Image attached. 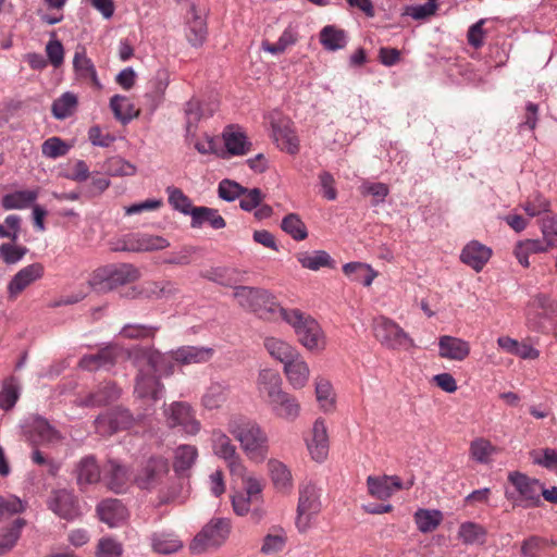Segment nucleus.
I'll return each instance as SVG.
<instances>
[{
  "mask_svg": "<svg viewBox=\"0 0 557 557\" xmlns=\"http://www.w3.org/2000/svg\"><path fill=\"white\" fill-rule=\"evenodd\" d=\"M486 534L484 527L471 521L461 523L458 530V537L466 545L484 544Z\"/></svg>",
  "mask_w": 557,
  "mask_h": 557,
  "instance_id": "obj_45",
  "label": "nucleus"
},
{
  "mask_svg": "<svg viewBox=\"0 0 557 557\" xmlns=\"http://www.w3.org/2000/svg\"><path fill=\"white\" fill-rule=\"evenodd\" d=\"M374 336L389 349H405L414 346L413 339L396 322L387 318H380L374 324Z\"/></svg>",
  "mask_w": 557,
  "mask_h": 557,
  "instance_id": "obj_7",
  "label": "nucleus"
},
{
  "mask_svg": "<svg viewBox=\"0 0 557 557\" xmlns=\"http://www.w3.org/2000/svg\"><path fill=\"white\" fill-rule=\"evenodd\" d=\"M307 447L313 460L322 462L329 454V435L325 422L317 419L312 426V438L307 442Z\"/></svg>",
  "mask_w": 557,
  "mask_h": 557,
  "instance_id": "obj_20",
  "label": "nucleus"
},
{
  "mask_svg": "<svg viewBox=\"0 0 557 557\" xmlns=\"http://www.w3.org/2000/svg\"><path fill=\"white\" fill-rule=\"evenodd\" d=\"M39 196V189L16 190L1 198L4 210H23L33 207Z\"/></svg>",
  "mask_w": 557,
  "mask_h": 557,
  "instance_id": "obj_30",
  "label": "nucleus"
},
{
  "mask_svg": "<svg viewBox=\"0 0 557 557\" xmlns=\"http://www.w3.org/2000/svg\"><path fill=\"white\" fill-rule=\"evenodd\" d=\"M97 512L99 519L111 528L116 527L127 516V510L123 503L113 498L102 500L97 507Z\"/></svg>",
  "mask_w": 557,
  "mask_h": 557,
  "instance_id": "obj_26",
  "label": "nucleus"
},
{
  "mask_svg": "<svg viewBox=\"0 0 557 557\" xmlns=\"http://www.w3.org/2000/svg\"><path fill=\"white\" fill-rule=\"evenodd\" d=\"M513 490H505V497L513 507L523 509L541 507L543 485L540 480L531 478L520 471H511L507 476Z\"/></svg>",
  "mask_w": 557,
  "mask_h": 557,
  "instance_id": "obj_2",
  "label": "nucleus"
},
{
  "mask_svg": "<svg viewBox=\"0 0 557 557\" xmlns=\"http://www.w3.org/2000/svg\"><path fill=\"white\" fill-rule=\"evenodd\" d=\"M73 67L79 79L90 81L94 86L101 87L96 67L91 59L86 55L85 48L76 50L73 58Z\"/></svg>",
  "mask_w": 557,
  "mask_h": 557,
  "instance_id": "obj_35",
  "label": "nucleus"
},
{
  "mask_svg": "<svg viewBox=\"0 0 557 557\" xmlns=\"http://www.w3.org/2000/svg\"><path fill=\"white\" fill-rule=\"evenodd\" d=\"M150 540L152 550L162 555L174 554L183 547L182 541L170 533H153Z\"/></svg>",
  "mask_w": 557,
  "mask_h": 557,
  "instance_id": "obj_42",
  "label": "nucleus"
},
{
  "mask_svg": "<svg viewBox=\"0 0 557 557\" xmlns=\"http://www.w3.org/2000/svg\"><path fill=\"white\" fill-rule=\"evenodd\" d=\"M140 273L131 263L110 264L95 271L91 285L98 292H110L137 281Z\"/></svg>",
  "mask_w": 557,
  "mask_h": 557,
  "instance_id": "obj_6",
  "label": "nucleus"
},
{
  "mask_svg": "<svg viewBox=\"0 0 557 557\" xmlns=\"http://www.w3.org/2000/svg\"><path fill=\"white\" fill-rule=\"evenodd\" d=\"M108 487L114 493H122L128 483V470L116 460L110 459L104 467Z\"/></svg>",
  "mask_w": 557,
  "mask_h": 557,
  "instance_id": "obj_28",
  "label": "nucleus"
},
{
  "mask_svg": "<svg viewBox=\"0 0 557 557\" xmlns=\"http://www.w3.org/2000/svg\"><path fill=\"white\" fill-rule=\"evenodd\" d=\"M205 224H208L213 230H222L226 226L224 218L216 209L203 206L196 207L193 211L190 226L193 228H200Z\"/></svg>",
  "mask_w": 557,
  "mask_h": 557,
  "instance_id": "obj_29",
  "label": "nucleus"
},
{
  "mask_svg": "<svg viewBox=\"0 0 557 557\" xmlns=\"http://www.w3.org/2000/svg\"><path fill=\"white\" fill-rule=\"evenodd\" d=\"M169 472V461L162 456L150 457L135 478L138 487L150 490L158 485Z\"/></svg>",
  "mask_w": 557,
  "mask_h": 557,
  "instance_id": "obj_14",
  "label": "nucleus"
},
{
  "mask_svg": "<svg viewBox=\"0 0 557 557\" xmlns=\"http://www.w3.org/2000/svg\"><path fill=\"white\" fill-rule=\"evenodd\" d=\"M273 136L281 150H284L289 154H296L299 152V138L296 132L289 126L274 125Z\"/></svg>",
  "mask_w": 557,
  "mask_h": 557,
  "instance_id": "obj_39",
  "label": "nucleus"
},
{
  "mask_svg": "<svg viewBox=\"0 0 557 557\" xmlns=\"http://www.w3.org/2000/svg\"><path fill=\"white\" fill-rule=\"evenodd\" d=\"M117 350L114 346L100 348L96 354L85 355L79 360V368L86 371L109 369L116 362Z\"/></svg>",
  "mask_w": 557,
  "mask_h": 557,
  "instance_id": "obj_19",
  "label": "nucleus"
},
{
  "mask_svg": "<svg viewBox=\"0 0 557 557\" xmlns=\"http://www.w3.org/2000/svg\"><path fill=\"white\" fill-rule=\"evenodd\" d=\"M27 440L33 447L47 445L61 440L60 432L41 416H33L26 431Z\"/></svg>",
  "mask_w": 557,
  "mask_h": 557,
  "instance_id": "obj_17",
  "label": "nucleus"
},
{
  "mask_svg": "<svg viewBox=\"0 0 557 557\" xmlns=\"http://www.w3.org/2000/svg\"><path fill=\"white\" fill-rule=\"evenodd\" d=\"M26 523L24 518H16L9 527L0 530V556L9 554L16 546Z\"/></svg>",
  "mask_w": 557,
  "mask_h": 557,
  "instance_id": "obj_37",
  "label": "nucleus"
},
{
  "mask_svg": "<svg viewBox=\"0 0 557 557\" xmlns=\"http://www.w3.org/2000/svg\"><path fill=\"white\" fill-rule=\"evenodd\" d=\"M315 396L321 407L325 410L333 407L334 397L331 383L325 379H319L315 382Z\"/></svg>",
  "mask_w": 557,
  "mask_h": 557,
  "instance_id": "obj_64",
  "label": "nucleus"
},
{
  "mask_svg": "<svg viewBox=\"0 0 557 557\" xmlns=\"http://www.w3.org/2000/svg\"><path fill=\"white\" fill-rule=\"evenodd\" d=\"M281 318L294 327L299 342L305 347L311 350L323 347V332L313 318L299 309H281Z\"/></svg>",
  "mask_w": 557,
  "mask_h": 557,
  "instance_id": "obj_4",
  "label": "nucleus"
},
{
  "mask_svg": "<svg viewBox=\"0 0 557 557\" xmlns=\"http://www.w3.org/2000/svg\"><path fill=\"white\" fill-rule=\"evenodd\" d=\"M76 106L77 97L67 91L52 102L51 112L57 120H65L74 113Z\"/></svg>",
  "mask_w": 557,
  "mask_h": 557,
  "instance_id": "obj_52",
  "label": "nucleus"
},
{
  "mask_svg": "<svg viewBox=\"0 0 557 557\" xmlns=\"http://www.w3.org/2000/svg\"><path fill=\"white\" fill-rule=\"evenodd\" d=\"M170 84V73L166 69H159L154 76L149 81V90L145 94V99L153 112L164 99V94Z\"/></svg>",
  "mask_w": 557,
  "mask_h": 557,
  "instance_id": "obj_23",
  "label": "nucleus"
},
{
  "mask_svg": "<svg viewBox=\"0 0 557 557\" xmlns=\"http://www.w3.org/2000/svg\"><path fill=\"white\" fill-rule=\"evenodd\" d=\"M234 298L240 307L252 311L261 319H271L276 313L281 315V309H284L267 289L259 287L235 286Z\"/></svg>",
  "mask_w": 557,
  "mask_h": 557,
  "instance_id": "obj_3",
  "label": "nucleus"
},
{
  "mask_svg": "<svg viewBox=\"0 0 557 557\" xmlns=\"http://www.w3.org/2000/svg\"><path fill=\"white\" fill-rule=\"evenodd\" d=\"M213 454L223 459L231 473L244 475L246 468L231 438L221 430H214L211 435Z\"/></svg>",
  "mask_w": 557,
  "mask_h": 557,
  "instance_id": "obj_8",
  "label": "nucleus"
},
{
  "mask_svg": "<svg viewBox=\"0 0 557 557\" xmlns=\"http://www.w3.org/2000/svg\"><path fill=\"white\" fill-rule=\"evenodd\" d=\"M281 228L297 242L308 237L307 226L297 213L285 215L281 222Z\"/></svg>",
  "mask_w": 557,
  "mask_h": 557,
  "instance_id": "obj_50",
  "label": "nucleus"
},
{
  "mask_svg": "<svg viewBox=\"0 0 557 557\" xmlns=\"http://www.w3.org/2000/svg\"><path fill=\"white\" fill-rule=\"evenodd\" d=\"M133 416L127 409L114 408L106 413L99 414L95 420L97 433L111 435L117 431L126 430L133 424Z\"/></svg>",
  "mask_w": 557,
  "mask_h": 557,
  "instance_id": "obj_15",
  "label": "nucleus"
},
{
  "mask_svg": "<svg viewBox=\"0 0 557 557\" xmlns=\"http://www.w3.org/2000/svg\"><path fill=\"white\" fill-rule=\"evenodd\" d=\"M214 112V109H210L207 113L205 109L201 106V102L196 99L191 98L185 103L184 107V113L186 117V133L187 136L191 134L193 131L197 127L198 122L203 116H211Z\"/></svg>",
  "mask_w": 557,
  "mask_h": 557,
  "instance_id": "obj_44",
  "label": "nucleus"
},
{
  "mask_svg": "<svg viewBox=\"0 0 557 557\" xmlns=\"http://www.w3.org/2000/svg\"><path fill=\"white\" fill-rule=\"evenodd\" d=\"M159 330V326H151L145 324H125L120 334L129 339H141L147 337H153L154 333Z\"/></svg>",
  "mask_w": 557,
  "mask_h": 557,
  "instance_id": "obj_61",
  "label": "nucleus"
},
{
  "mask_svg": "<svg viewBox=\"0 0 557 557\" xmlns=\"http://www.w3.org/2000/svg\"><path fill=\"white\" fill-rule=\"evenodd\" d=\"M161 392L162 385L159 380L139 370L136 375L135 394L139 398H148L156 401L160 398Z\"/></svg>",
  "mask_w": 557,
  "mask_h": 557,
  "instance_id": "obj_36",
  "label": "nucleus"
},
{
  "mask_svg": "<svg viewBox=\"0 0 557 557\" xmlns=\"http://www.w3.org/2000/svg\"><path fill=\"white\" fill-rule=\"evenodd\" d=\"M360 191L363 196H372V206H377L385 201L389 194V188L385 183L363 182L360 186Z\"/></svg>",
  "mask_w": 557,
  "mask_h": 557,
  "instance_id": "obj_59",
  "label": "nucleus"
},
{
  "mask_svg": "<svg viewBox=\"0 0 557 557\" xmlns=\"http://www.w3.org/2000/svg\"><path fill=\"white\" fill-rule=\"evenodd\" d=\"M169 203L173 209L180 211L185 215L193 216V211L196 207L193 206L191 200L177 187L169 186L166 188Z\"/></svg>",
  "mask_w": 557,
  "mask_h": 557,
  "instance_id": "obj_53",
  "label": "nucleus"
},
{
  "mask_svg": "<svg viewBox=\"0 0 557 557\" xmlns=\"http://www.w3.org/2000/svg\"><path fill=\"white\" fill-rule=\"evenodd\" d=\"M230 521L224 518L211 520L194 539L190 549L201 553L209 546H220L230 533Z\"/></svg>",
  "mask_w": 557,
  "mask_h": 557,
  "instance_id": "obj_9",
  "label": "nucleus"
},
{
  "mask_svg": "<svg viewBox=\"0 0 557 557\" xmlns=\"http://www.w3.org/2000/svg\"><path fill=\"white\" fill-rule=\"evenodd\" d=\"M438 355L445 359L462 361L470 355V344L459 337L443 335L438 338Z\"/></svg>",
  "mask_w": 557,
  "mask_h": 557,
  "instance_id": "obj_21",
  "label": "nucleus"
},
{
  "mask_svg": "<svg viewBox=\"0 0 557 557\" xmlns=\"http://www.w3.org/2000/svg\"><path fill=\"white\" fill-rule=\"evenodd\" d=\"M185 36L187 41L195 48L201 47L208 36V27L205 13L195 4L189 7L185 15Z\"/></svg>",
  "mask_w": 557,
  "mask_h": 557,
  "instance_id": "obj_16",
  "label": "nucleus"
},
{
  "mask_svg": "<svg viewBox=\"0 0 557 557\" xmlns=\"http://www.w3.org/2000/svg\"><path fill=\"white\" fill-rule=\"evenodd\" d=\"M343 272L351 277L352 281L361 283L363 286H370L376 276L373 269L361 262H348L344 264Z\"/></svg>",
  "mask_w": 557,
  "mask_h": 557,
  "instance_id": "obj_47",
  "label": "nucleus"
},
{
  "mask_svg": "<svg viewBox=\"0 0 557 557\" xmlns=\"http://www.w3.org/2000/svg\"><path fill=\"white\" fill-rule=\"evenodd\" d=\"M123 545L112 537H102L98 541L96 548L97 557H122Z\"/></svg>",
  "mask_w": 557,
  "mask_h": 557,
  "instance_id": "obj_62",
  "label": "nucleus"
},
{
  "mask_svg": "<svg viewBox=\"0 0 557 557\" xmlns=\"http://www.w3.org/2000/svg\"><path fill=\"white\" fill-rule=\"evenodd\" d=\"M492 257V249L478 240L468 243L460 253V260L475 272H480Z\"/></svg>",
  "mask_w": 557,
  "mask_h": 557,
  "instance_id": "obj_18",
  "label": "nucleus"
},
{
  "mask_svg": "<svg viewBox=\"0 0 557 557\" xmlns=\"http://www.w3.org/2000/svg\"><path fill=\"white\" fill-rule=\"evenodd\" d=\"M213 352L210 347L183 346L172 351V358L180 364L203 363L212 358Z\"/></svg>",
  "mask_w": 557,
  "mask_h": 557,
  "instance_id": "obj_27",
  "label": "nucleus"
},
{
  "mask_svg": "<svg viewBox=\"0 0 557 557\" xmlns=\"http://www.w3.org/2000/svg\"><path fill=\"white\" fill-rule=\"evenodd\" d=\"M198 450L193 445H180L174 450L173 469L176 474L184 475L195 465Z\"/></svg>",
  "mask_w": 557,
  "mask_h": 557,
  "instance_id": "obj_38",
  "label": "nucleus"
},
{
  "mask_svg": "<svg viewBox=\"0 0 557 557\" xmlns=\"http://www.w3.org/2000/svg\"><path fill=\"white\" fill-rule=\"evenodd\" d=\"M268 468L274 487L283 494H288L293 488V476L287 466L280 460L272 459L269 460Z\"/></svg>",
  "mask_w": 557,
  "mask_h": 557,
  "instance_id": "obj_33",
  "label": "nucleus"
},
{
  "mask_svg": "<svg viewBox=\"0 0 557 557\" xmlns=\"http://www.w3.org/2000/svg\"><path fill=\"white\" fill-rule=\"evenodd\" d=\"M246 191V187H243L237 182L227 178L222 180L218 187L219 197L227 202L234 201Z\"/></svg>",
  "mask_w": 557,
  "mask_h": 557,
  "instance_id": "obj_60",
  "label": "nucleus"
},
{
  "mask_svg": "<svg viewBox=\"0 0 557 557\" xmlns=\"http://www.w3.org/2000/svg\"><path fill=\"white\" fill-rule=\"evenodd\" d=\"M225 151H222L220 157L227 158L228 156H245L250 152L252 148L251 141L248 140L247 136L239 131H232V127H227L222 134Z\"/></svg>",
  "mask_w": 557,
  "mask_h": 557,
  "instance_id": "obj_24",
  "label": "nucleus"
},
{
  "mask_svg": "<svg viewBox=\"0 0 557 557\" xmlns=\"http://www.w3.org/2000/svg\"><path fill=\"white\" fill-rule=\"evenodd\" d=\"M227 389L224 382H212L202 396V405L210 410L221 407L227 398Z\"/></svg>",
  "mask_w": 557,
  "mask_h": 557,
  "instance_id": "obj_48",
  "label": "nucleus"
},
{
  "mask_svg": "<svg viewBox=\"0 0 557 557\" xmlns=\"http://www.w3.org/2000/svg\"><path fill=\"white\" fill-rule=\"evenodd\" d=\"M227 431L239 442L249 459L262 462L267 458L269 438L256 421L244 416H234L227 422Z\"/></svg>",
  "mask_w": 557,
  "mask_h": 557,
  "instance_id": "obj_1",
  "label": "nucleus"
},
{
  "mask_svg": "<svg viewBox=\"0 0 557 557\" xmlns=\"http://www.w3.org/2000/svg\"><path fill=\"white\" fill-rule=\"evenodd\" d=\"M284 372L289 384L296 389L302 388L307 384L310 373L308 364L299 355L286 362Z\"/></svg>",
  "mask_w": 557,
  "mask_h": 557,
  "instance_id": "obj_34",
  "label": "nucleus"
},
{
  "mask_svg": "<svg viewBox=\"0 0 557 557\" xmlns=\"http://www.w3.org/2000/svg\"><path fill=\"white\" fill-rule=\"evenodd\" d=\"M321 488L311 481L299 484L295 523L300 533L307 532L312 520L321 512Z\"/></svg>",
  "mask_w": 557,
  "mask_h": 557,
  "instance_id": "obj_5",
  "label": "nucleus"
},
{
  "mask_svg": "<svg viewBox=\"0 0 557 557\" xmlns=\"http://www.w3.org/2000/svg\"><path fill=\"white\" fill-rule=\"evenodd\" d=\"M298 41V33L295 27L289 25L284 29L278 40L274 44L269 41L262 42V49L272 54H281L288 47L294 46Z\"/></svg>",
  "mask_w": 557,
  "mask_h": 557,
  "instance_id": "obj_49",
  "label": "nucleus"
},
{
  "mask_svg": "<svg viewBox=\"0 0 557 557\" xmlns=\"http://www.w3.org/2000/svg\"><path fill=\"white\" fill-rule=\"evenodd\" d=\"M120 395L121 391L114 382H106L85 398L84 405L87 407L106 406L115 401Z\"/></svg>",
  "mask_w": 557,
  "mask_h": 557,
  "instance_id": "obj_32",
  "label": "nucleus"
},
{
  "mask_svg": "<svg viewBox=\"0 0 557 557\" xmlns=\"http://www.w3.org/2000/svg\"><path fill=\"white\" fill-rule=\"evenodd\" d=\"M20 397V388L16 384L7 382L0 391V408L8 411L11 410Z\"/></svg>",
  "mask_w": 557,
  "mask_h": 557,
  "instance_id": "obj_63",
  "label": "nucleus"
},
{
  "mask_svg": "<svg viewBox=\"0 0 557 557\" xmlns=\"http://www.w3.org/2000/svg\"><path fill=\"white\" fill-rule=\"evenodd\" d=\"M296 259L302 268L311 271H318L321 268L334 269L336 267L335 260L325 250L301 251L296 255Z\"/></svg>",
  "mask_w": 557,
  "mask_h": 557,
  "instance_id": "obj_31",
  "label": "nucleus"
},
{
  "mask_svg": "<svg viewBox=\"0 0 557 557\" xmlns=\"http://www.w3.org/2000/svg\"><path fill=\"white\" fill-rule=\"evenodd\" d=\"M282 377L278 372L271 369H263L258 375V388L261 395L270 396L282 388Z\"/></svg>",
  "mask_w": 557,
  "mask_h": 557,
  "instance_id": "obj_51",
  "label": "nucleus"
},
{
  "mask_svg": "<svg viewBox=\"0 0 557 557\" xmlns=\"http://www.w3.org/2000/svg\"><path fill=\"white\" fill-rule=\"evenodd\" d=\"M75 475L81 488L99 482L101 471L95 456L88 455L82 458L75 467Z\"/></svg>",
  "mask_w": 557,
  "mask_h": 557,
  "instance_id": "obj_25",
  "label": "nucleus"
},
{
  "mask_svg": "<svg viewBox=\"0 0 557 557\" xmlns=\"http://www.w3.org/2000/svg\"><path fill=\"white\" fill-rule=\"evenodd\" d=\"M414 522L421 533H431L443 521V513L437 509H418L413 515Z\"/></svg>",
  "mask_w": 557,
  "mask_h": 557,
  "instance_id": "obj_41",
  "label": "nucleus"
},
{
  "mask_svg": "<svg viewBox=\"0 0 557 557\" xmlns=\"http://www.w3.org/2000/svg\"><path fill=\"white\" fill-rule=\"evenodd\" d=\"M320 42L330 51L343 49L347 45L346 32L334 25H326L320 32Z\"/></svg>",
  "mask_w": 557,
  "mask_h": 557,
  "instance_id": "obj_40",
  "label": "nucleus"
},
{
  "mask_svg": "<svg viewBox=\"0 0 557 557\" xmlns=\"http://www.w3.org/2000/svg\"><path fill=\"white\" fill-rule=\"evenodd\" d=\"M264 347L273 358L284 363V366L298 355L293 346L275 337L265 338Z\"/></svg>",
  "mask_w": 557,
  "mask_h": 557,
  "instance_id": "obj_43",
  "label": "nucleus"
},
{
  "mask_svg": "<svg viewBox=\"0 0 557 557\" xmlns=\"http://www.w3.org/2000/svg\"><path fill=\"white\" fill-rule=\"evenodd\" d=\"M70 150V146L60 137L53 136L46 139L41 145V153L49 159L64 157Z\"/></svg>",
  "mask_w": 557,
  "mask_h": 557,
  "instance_id": "obj_58",
  "label": "nucleus"
},
{
  "mask_svg": "<svg viewBox=\"0 0 557 557\" xmlns=\"http://www.w3.org/2000/svg\"><path fill=\"white\" fill-rule=\"evenodd\" d=\"M528 307L530 309L542 310L541 314L544 318H553L557 315V302L546 294L540 293L533 296V298L529 301Z\"/></svg>",
  "mask_w": 557,
  "mask_h": 557,
  "instance_id": "obj_57",
  "label": "nucleus"
},
{
  "mask_svg": "<svg viewBox=\"0 0 557 557\" xmlns=\"http://www.w3.org/2000/svg\"><path fill=\"white\" fill-rule=\"evenodd\" d=\"M170 428L181 426L187 434L195 435L200 431V422L195 418L187 403L176 401L164 411Z\"/></svg>",
  "mask_w": 557,
  "mask_h": 557,
  "instance_id": "obj_12",
  "label": "nucleus"
},
{
  "mask_svg": "<svg viewBox=\"0 0 557 557\" xmlns=\"http://www.w3.org/2000/svg\"><path fill=\"white\" fill-rule=\"evenodd\" d=\"M236 271L226 267H216L202 271L201 276L222 286H232L236 282Z\"/></svg>",
  "mask_w": 557,
  "mask_h": 557,
  "instance_id": "obj_56",
  "label": "nucleus"
},
{
  "mask_svg": "<svg viewBox=\"0 0 557 557\" xmlns=\"http://www.w3.org/2000/svg\"><path fill=\"white\" fill-rule=\"evenodd\" d=\"M47 506L55 516L66 521H73L82 516L77 497L65 488L52 491Z\"/></svg>",
  "mask_w": 557,
  "mask_h": 557,
  "instance_id": "obj_10",
  "label": "nucleus"
},
{
  "mask_svg": "<svg viewBox=\"0 0 557 557\" xmlns=\"http://www.w3.org/2000/svg\"><path fill=\"white\" fill-rule=\"evenodd\" d=\"M245 491L232 496L233 510L238 516L249 513L251 506L262 504L263 485L256 476H247L244 480Z\"/></svg>",
  "mask_w": 557,
  "mask_h": 557,
  "instance_id": "obj_11",
  "label": "nucleus"
},
{
  "mask_svg": "<svg viewBox=\"0 0 557 557\" xmlns=\"http://www.w3.org/2000/svg\"><path fill=\"white\" fill-rule=\"evenodd\" d=\"M495 450V446L483 437H478L470 443V456L479 463H487Z\"/></svg>",
  "mask_w": 557,
  "mask_h": 557,
  "instance_id": "obj_54",
  "label": "nucleus"
},
{
  "mask_svg": "<svg viewBox=\"0 0 557 557\" xmlns=\"http://www.w3.org/2000/svg\"><path fill=\"white\" fill-rule=\"evenodd\" d=\"M369 494L377 499L386 500L393 495V487L388 484L387 475L373 476L367 479Z\"/></svg>",
  "mask_w": 557,
  "mask_h": 557,
  "instance_id": "obj_55",
  "label": "nucleus"
},
{
  "mask_svg": "<svg viewBox=\"0 0 557 557\" xmlns=\"http://www.w3.org/2000/svg\"><path fill=\"white\" fill-rule=\"evenodd\" d=\"M265 403L276 418L292 422L300 414V404L298 399L283 388L268 396Z\"/></svg>",
  "mask_w": 557,
  "mask_h": 557,
  "instance_id": "obj_13",
  "label": "nucleus"
},
{
  "mask_svg": "<svg viewBox=\"0 0 557 557\" xmlns=\"http://www.w3.org/2000/svg\"><path fill=\"white\" fill-rule=\"evenodd\" d=\"M44 275V265L39 262L32 263L21 269L10 281L8 292L10 296H16L22 293L33 282Z\"/></svg>",
  "mask_w": 557,
  "mask_h": 557,
  "instance_id": "obj_22",
  "label": "nucleus"
},
{
  "mask_svg": "<svg viewBox=\"0 0 557 557\" xmlns=\"http://www.w3.org/2000/svg\"><path fill=\"white\" fill-rule=\"evenodd\" d=\"M110 108L115 119L123 124H127L138 115V111H135L133 103H131L127 97L122 95L111 97Z\"/></svg>",
  "mask_w": 557,
  "mask_h": 557,
  "instance_id": "obj_46",
  "label": "nucleus"
}]
</instances>
